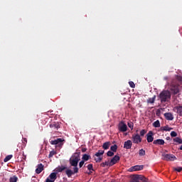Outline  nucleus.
<instances>
[{"label": "nucleus", "instance_id": "obj_1", "mask_svg": "<svg viewBox=\"0 0 182 182\" xmlns=\"http://www.w3.org/2000/svg\"><path fill=\"white\" fill-rule=\"evenodd\" d=\"M161 103H166L171 99V92L168 90H163L159 95Z\"/></svg>", "mask_w": 182, "mask_h": 182}, {"label": "nucleus", "instance_id": "obj_2", "mask_svg": "<svg viewBox=\"0 0 182 182\" xmlns=\"http://www.w3.org/2000/svg\"><path fill=\"white\" fill-rule=\"evenodd\" d=\"M80 160V156L77 153H75L73 159H70V164L71 166H73V167H77V164L79 163Z\"/></svg>", "mask_w": 182, "mask_h": 182}, {"label": "nucleus", "instance_id": "obj_3", "mask_svg": "<svg viewBox=\"0 0 182 182\" xmlns=\"http://www.w3.org/2000/svg\"><path fill=\"white\" fill-rule=\"evenodd\" d=\"M162 160L165 161H174V160H177V157L171 154H163Z\"/></svg>", "mask_w": 182, "mask_h": 182}, {"label": "nucleus", "instance_id": "obj_4", "mask_svg": "<svg viewBox=\"0 0 182 182\" xmlns=\"http://www.w3.org/2000/svg\"><path fill=\"white\" fill-rule=\"evenodd\" d=\"M169 90L173 94V95H177L178 93L180 92V88L178 87V85L171 83L170 87H169Z\"/></svg>", "mask_w": 182, "mask_h": 182}, {"label": "nucleus", "instance_id": "obj_5", "mask_svg": "<svg viewBox=\"0 0 182 182\" xmlns=\"http://www.w3.org/2000/svg\"><path fill=\"white\" fill-rule=\"evenodd\" d=\"M144 168V165H135L134 166L130 167L128 169L129 173H133V171H141Z\"/></svg>", "mask_w": 182, "mask_h": 182}, {"label": "nucleus", "instance_id": "obj_6", "mask_svg": "<svg viewBox=\"0 0 182 182\" xmlns=\"http://www.w3.org/2000/svg\"><path fill=\"white\" fill-rule=\"evenodd\" d=\"M132 140L134 144H139V143H141L143 139L140 137L139 134H132Z\"/></svg>", "mask_w": 182, "mask_h": 182}, {"label": "nucleus", "instance_id": "obj_7", "mask_svg": "<svg viewBox=\"0 0 182 182\" xmlns=\"http://www.w3.org/2000/svg\"><path fill=\"white\" fill-rule=\"evenodd\" d=\"M118 130L122 133H124V132H127V125L124 123V121H121L118 124Z\"/></svg>", "mask_w": 182, "mask_h": 182}, {"label": "nucleus", "instance_id": "obj_8", "mask_svg": "<svg viewBox=\"0 0 182 182\" xmlns=\"http://www.w3.org/2000/svg\"><path fill=\"white\" fill-rule=\"evenodd\" d=\"M154 134L153 133V131H149L148 132V134H146V140L148 143H152L154 140Z\"/></svg>", "mask_w": 182, "mask_h": 182}, {"label": "nucleus", "instance_id": "obj_9", "mask_svg": "<svg viewBox=\"0 0 182 182\" xmlns=\"http://www.w3.org/2000/svg\"><path fill=\"white\" fill-rule=\"evenodd\" d=\"M120 161V156L119 155H115L109 161V167H112V166H114L116 163Z\"/></svg>", "mask_w": 182, "mask_h": 182}, {"label": "nucleus", "instance_id": "obj_10", "mask_svg": "<svg viewBox=\"0 0 182 182\" xmlns=\"http://www.w3.org/2000/svg\"><path fill=\"white\" fill-rule=\"evenodd\" d=\"M132 146H133L132 140H127L124 143V149H127V150L132 149Z\"/></svg>", "mask_w": 182, "mask_h": 182}, {"label": "nucleus", "instance_id": "obj_11", "mask_svg": "<svg viewBox=\"0 0 182 182\" xmlns=\"http://www.w3.org/2000/svg\"><path fill=\"white\" fill-rule=\"evenodd\" d=\"M63 142V139H62V138H58L57 139L51 140L50 141V144L52 145H56V144L62 145Z\"/></svg>", "mask_w": 182, "mask_h": 182}, {"label": "nucleus", "instance_id": "obj_12", "mask_svg": "<svg viewBox=\"0 0 182 182\" xmlns=\"http://www.w3.org/2000/svg\"><path fill=\"white\" fill-rule=\"evenodd\" d=\"M50 127L53 130H58V129L60 128V124H59V122H53L50 124Z\"/></svg>", "mask_w": 182, "mask_h": 182}, {"label": "nucleus", "instance_id": "obj_13", "mask_svg": "<svg viewBox=\"0 0 182 182\" xmlns=\"http://www.w3.org/2000/svg\"><path fill=\"white\" fill-rule=\"evenodd\" d=\"M164 143H166L164 139H156L153 141V144L156 146H164Z\"/></svg>", "mask_w": 182, "mask_h": 182}, {"label": "nucleus", "instance_id": "obj_14", "mask_svg": "<svg viewBox=\"0 0 182 182\" xmlns=\"http://www.w3.org/2000/svg\"><path fill=\"white\" fill-rule=\"evenodd\" d=\"M43 171V164H39L36 169V174H41V172Z\"/></svg>", "mask_w": 182, "mask_h": 182}, {"label": "nucleus", "instance_id": "obj_15", "mask_svg": "<svg viewBox=\"0 0 182 182\" xmlns=\"http://www.w3.org/2000/svg\"><path fill=\"white\" fill-rule=\"evenodd\" d=\"M134 176L138 179V181H143V182L148 181V179L142 175H134Z\"/></svg>", "mask_w": 182, "mask_h": 182}, {"label": "nucleus", "instance_id": "obj_16", "mask_svg": "<svg viewBox=\"0 0 182 182\" xmlns=\"http://www.w3.org/2000/svg\"><path fill=\"white\" fill-rule=\"evenodd\" d=\"M164 117L166 119V120H173V119H174L173 114H171L170 112L165 113Z\"/></svg>", "mask_w": 182, "mask_h": 182}, {"label": "nucleus", "instance_id": "obj_17", "mask_svg": "<svg viewBox=\"0 0 182 182\" xmlns=\"http://www.w3.org/2000/svg\"><path fill=\"white\" fill-rule=\"evenodd\" d=\"M48 178L55 182V180L58 178V176H56V173L55 172L51 173L48 177Z\"/></svg>", "mask_w": 182, "mask_h": 182}, {"label": "nucleus", "instance_id": "obj_18", "mask_svg": "<svg viewBox=\"0 0 182 182\" xmlns=\"http://www.w3.org/2000/svg\"><path fill=\"white\" fill-rule=\"evenodd\" d=\"M171 130H173V128L169 127L168 125L161 127V132H170Z\"/></svg>", "mask_w": 182, "mask_h": 182}, {"label": "nucleus", "instance_id": "obj_19", "mask_svg": "<svg viewBox=\"0 0 182 182\" xmlns=\"http://www.w3.org/2000/svg\"><path fill=\"white\" fill-rule=\"evenodd\" d=\"M175 109L177 110V113L179 116H182V106H176L175 107Z\"/></svg>", "mask_w": 182, "mask_h": 182}, {"label": "nucleus", "instance_id": "obj_20", "mask_svg": "<svg viewBox=\"0 0 182 182\" xmlns=\"http://www.w3.org/2000/svg\"><path fill=\"white\" fill-rule=\"evenodd\" d=\"M90 159H92V156H90V155L85 154L82 156V160L84 161H87L88 160H90Z\"/></svg>", "mask_w": 182, "mask_h": 182}, {"label": "nucleus", "instance_id": "obj_21", "mask_svg": "<svg viewBox=\"0 0 182 182\" xmlns=\"http://www.w3.org/2000/svg\"><path fill=\"white\" fill-rule=\"evenodd\" d=\"M109 147H110V141H107L102 145V149H104V150L109 149Z\"/></svg>", "mask_w": 182, "mask_h": 182}, {"label": "nucleus", "instance_id": "obj_22", "mask_svg": "<svg viewBox=\"0 0 182 182\" xmlns=\"http://www.w3.org/2000/svg\"><path fill=\"white\" fill-rule=\"evenodd\" d=\"M65 174L68 176V177L70 178L72 176H73V174H75V173H73V171L70 169H67L65 171Z\"/></svg>", "mask_w": 182, "mask_h": 182}, {"label": "nucleus", "instance_id": "obj_23", "mask_svg": "<svg viewBox=\"0 0 182 182\" xmlns=\"http://www.w3.org/2000/svg\"><path fill=\"white\" fill-rule=\"evenodd\" d=\"M105 154V151L104 150H99L95 154V156L96 157H102V155Z\"/></svg>", "mask_w": 182, "mask_h": 182}, {"label": "nucleus", "instance_id": "obj_24", "mask_svg": "<svg viewBox=\"0 0 182 182\" xmlns=\"http://www.w3.org/2000/svg\"><path fill=\"white\" fill-rule=\"evenodd\" d=\"M174 143H178V144H182V139L180 137L173 138Z\"/></svg>", "mask_w": 182, "mask_h": 182}, {"label": "nucleus", "instance_id": "obj_25", "mask_svg": "<svg viewBox=\"0 0 182 182\" xmlns=\"http://www.w3.org/2000/svg\"><path fill=\"white\" fill-rule=\"evenodd\" d=\"M110 150H111V151L116 153V151H117V145L114 144V145L111 146Z\"/></svg>", "mask_w": 182, "mask_h": 182}, {"label": "nucleus", "instance_id": "obj_26", "mask_svg": "<svg viewBox=\"0 0 182 182\" xmlns=\"http://www.w3.org/2000/svg\"><path fill=\"white\" fill-rule=\"evenodd\" d=\"M156 101V96H154L153 97L149 98L147 100V103H154V102Z\"/></svg>", "mask_w": 182, "mask_h": 182}, {"label": "nucleus", "instance_id": "obj_27", "mask_svg": "<svg viewBox=\"0 0 182 182\" xmlns=\"http://www.w3.org/2000/svg\"><path fill=\"white\" fill-rule=\"evenodd\" d=\"M147 133V131L146 129H142L139 132L140 137H144V135Z\"/></svg>", "mask_w": 182, "mask_h": 182}, {"label": "nucleus", "instance_id": "obj_28", "mask_svg": "<svg viewBox=\"0 0 182 182\" xmlns=\"http://www.w3.org/2000/svg\"><path fill=\"white\" fill-rule=\"evenodd\" d=\"M9 181L10 182H17L18 181V177H16V176H11L9 178Z\"/></svg>", "mask_w": 182, "mask_h": 182}, {"label": "nucleus", "instance_id": "obj_29", "mask_svg": "<svg viewBox=\"0 0 182 182\" xmlns=\"http://www.w3.org/2000/svg\"><path fill=\"white\" fill-rule=\"evenodd\" d=\"M13 156L12 155H8L5 157V159H4V163H6L8 161H9V160H11V159H12Z\"/></svg>", "mask_w": 182, "mask_h": 182}, {"label": "nucleus", "instance_id": "obj_30", "mask_svg": "<svg viewBox=\"0 0 182 182\" xmlns=\"http://www.w3.org/2000/svg\"><path fill=\"white\" fill-rule=\"evenodd\" d=\"M154 127H160V121L156 120L153 123Z\"/></svg>", "mask_w": 182, "mask_h": 182}, {"label": "nucleus", "instance_id": "obj_31", "mask_svg": "<svg viewBox=\"0 0 182 182\" xmlns=\"http://www.w3.org/2000/svg\"><path fill=\"white\" fill-rule=\"evenodd\" d=\"M102 160H103V156H97V158H95V161H96V163H100Z\"/></svg>", "mask_w": 182, "mask_h": 182}, {"label": "nucleus", "instance_id": "obj_32", "mask_svg": "<svg viewBox=\"0 0 182 182\" xmlns=\"http://www.w3.org/2000/svg\"><path fill=\"white\" fill-rule=\"evenodd\" d=\"M63 170H66V166H61L60 167H58L57 169L58 173H62V171H63Z\"/></svg>", "mask_w": 182, "mask_h": 182}, {"label": "nucleus", "instance_id": "obj_33", "mask_svg": "<svg viewBox=\"0 0 182 182\" xmlns=\"http://www.w3.org/2000/svg\"><path fill=\"white\" fill-rule=\"evenodd\" d=\"M139 156H146V151L143 149L139 151Z\"/></svg>", "mask_w": 182, "mask_h": 182}, {"label": "nucleus", "instance_id": "obj_34", "mask_svg": "<svg viewBox=\"0 0 182 182\" xmlns=\"http://www.w3.org/2000/svg\"><path fill=\"white\" fill-rule=\"evenodd\" d=\"M106 166H110V162H109V161L102 162L101 164V167H105Z\"/></svg>", "mask_w": 182, "mask_h": 182}, {"label": "nucleus", "instance_id": "obj_35", "mask_svg": "<svg viewBox=\"0 0 182 182\" xmlns=\"http://www.w3.org/2000/svg\"><path fill=\"white\" fill-rule=\"evenodd\" d=\"M87 168V170H89V171H95L93 169V164H88Z\"/></svg>", "mask_w": 182, "mask_h": 182}, {"label": "nucleus", "instance_id": "obj_36", "mask_svg": "<svg viewBox=\"0 0 182 182\" xmlns=\"http://www.w3.org/2000/svg\"><path fill=\"white\" fill-rule=\"evenodd\" d=\"M107 156L108 157H113V156H114V153L113 152V151H108L107 153Z\"/></svg>", "mask_w": 182, "mask_h": 182}, {"label": "nucleus", "instance_id": "obj_37", "mask_svg": "<svg viewBox=\"0 0 182 182\" xmlns=\"http://www.w3.org/2000/svg\"><path fill=\"white\" fill-rule=\"evenodd\" d=\"M129 85L130 87H132V89H134V87H136V85L134 84V82L133 81H129Z\"/></svg>", "mask_w": 182, "mask_h": 182}, {"label": "nucleus", "instance_id": "obj_38", "mask_svg": "<svg viewBox=\"0 0 182 182\" xmlns=\"http://www.w3.org/2000/svg\"><path fill=\"white\" fill-rule=\"evenodd\" d=\"M55 154H56V152L55 151H51L48 155L49 159H50L51 157H53Z\"/></svg>", "mask_w": 182, "mask_h": 182}, {"label": "nucleus", "instance_id": "obj_39", "mask_svg": "<svg viewBox=\"0 0 182 182\" xmlns=\"http://www.w3.org/2000/svg\"><path fill=\"white\" fill-rule=\"evenodd\" d=\"M131 182H139V179L136 177V176L134 175L132 178V181Z\"/></svg>", "mask_w": 182, "mask_h": 182}, {"label": "nucleus", "instance_id": "obj_40", "mask_svg": "<svg viewBox=\"0 0 182 182\" xmlns=\"http://www.w3.org/2000/svg\"><path fill=\"white\" fill-rule=\"evenodd\" d=\"M171 137H177V132L172 131L171 132Z\"/></svg>", "mask_w": 182, "mask_h": 182}, {"label": "nucleus", "instance_id": "obj_41", "mask_svg": "<svg viewBox=\"0 0 182 182\" xmlns=\"http://www.w3.org/2000/svg\"><path fill=\"white\" fill-rule=\"evenodd\" d=\"M173 170L175 171H178V173H180L182 171V167L174 168Z\"/></svg>", "mask_w": 182, "mask_h": 182}, {"label": "nucleus", "instance_id": "obj_42", "mask_svg": "<svg viewBox=\"0 0 182 182\" xmlns=\"http://www.w3.org/2000/svg\"><path fill=\"white\" fill-rule=\"evenodd\" d=\"M133 122H128V127H129V129H132V130H133Z\"/></svg>", "mask_w": 182, "mask_h": 182}, {"label": "nucleus", "instance_id": "obj_43", "mask_svg": "<svg viewBox=\"0 0 182 182\" xmlns=\"http://www.w3.org/2000/svg\"><path fill=\"white\" fill-rule=\"evenodd\" d=\"M73 170L74 174L79 172V168H77V166H74Z\"/></svg>", "mask_w": 182, "mask_h": 182}, {"label": "nucleus", "instance_id": "obj_44", "mask_svg": "<svg viewBox=\"0 0 182 182\" xmlns=\"http://www.w3.org/2000/svg\"><path fill=\"white\" fill-rule=\"evenodd\" d=\"M176 79L178 82H182V75H177Z\"/></svg>", "mask_w": 182, "mask_h": 182}, {"label": "nucleus", "instance_id": "obj_45", "mask_svg": "<svg viewBox=\"0 0 182 182\" xmlns=\"http://www.w3.org/2000/svg\"><path fill=\"white\" fill-rule=\"evenodd\" d=\"M83 164H85V161H81L79 164V167L81 168V167H83Z\"/></svg>", "mask_w": 182, "mask_h": 182}, {"label": "nucleus", "instance_id": "obj_46", "mask_svg": "<svg viewBox=\"0 0 182 182\" xmlns=\"http://www.w3.org/2000/svg\"><path fill=\"white\" fill-rule=\"evenodd\" d=\"M156 116H160L161 114V111L160 109H157L156 112Z\"/></svg>", "mask_w": 182, "mask_h": 182}, {"label": "nucleus", "instance_id": "obj_47", "mask_svg": "<svg viewBox=\"0 0 182 182\" xmlns=\"http://www.w3.org/2000/svg\"><path fill=\"white\" fill-rule=\"evenodd\" d=\"M23 143L24 146H26V143H28V139L26 138H23Z\"/></svg>", "mask_w": 182, "mask_h": 182}, {"label": "nucleus", "instance_id": "obj_48", "mask_svg": "<svg viewBox=\"0 0 182 182\" xmlns=\"http://www.w3.org/2000/svg\"><path fill=\"white\" fill-rule=\"evenodd\" d=\"M46 182H54L53 181H52L51 179H49V178H47L46 179Z\"/></svg>", "mask_w": 182, "mask_h": 182}, {"label": "nucleus", "instance_id": "obj_49", "mask_svg": "<svg viewBox=\"0 0 182 182\" xmlns=\"http://www.w3.org/2000/svg\"><path fill=\"white\" fill-rule=\"evenodd\" d=\"M86 150H87V149H86V148H82V150H81V151H82V153H85Z\"/></svg>", "mask_w": 182, "mask_h": 182}, {"label": "nucleus", "instance_id": "obj_50", "mask_svg": "<svg viewBox=\"0 0 182 182\" xmlns=\"http://www.w3.org/2000/svg\"><path fill=\"white\" fill-rule=\"evenodd\" d=\"M164 80H168V77H164Z\"/></svg>", "mask_w": 182, "mask_h": 182}, {"label": "nucleus", "instance_id": "obj_51", "mask_svg": "<svg viewBox=\"0 0 182 182\" xmlns=\"http://www.w3.org/2000/svg\"><path fill=\"white\" fill-rule=\"evenodd\" d=\"M166 140H171L170 136H167V137H166Z\"/></svg>", "mask_w": 182, "mask_h": 182}, {"label": "nucleus", "instance_id": "obj_52", "mask_svg": "<svg viewBox=\"0 0 182 182\" xmlns=\"http://www.w3.org/2000/svg\"><path fill=\"white\" fill-rule=\"evenodd\" d=\"M88 174H92V171H90V172L88 173Z\"/></svg>", "mask_w": 182, "mask_h": 182}, {"label": "nucleus", "instance_id": "obj_53", "mask_svg": "<svg viewBox=\"0 0 182 182\" xmlns=\"http://www.w3.org/2000/svg\"><path fill=\"white\" fill-rule=\"evenodd\" d=\"M180 150H182V145H181V147H180Z\"/></svg>", "mask_w": 182, "mask_h": 182}]
</instances>
